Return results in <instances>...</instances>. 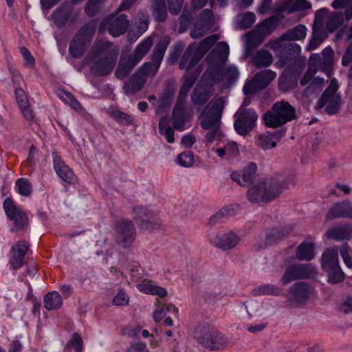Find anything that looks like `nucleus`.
I'll list each match as a JSON object with an SVG mask.
<instances>
[{"label": "nucleus", "mask_w": 352, "mask_h": 352, "mask_svg": "<svg viewBox=\"0 0 352 352\" xmlns=\"http://www.w3.org/2000/svg\"><path fill=\"white\" fill-rule=\"evenodd\" d=\"M118 54V49L111 43L97 41L89 52L85 62L93 74L107 76L113 70Z\"/></svg>", "instance_id": "obj_1"}, {"label": "nucleus", "mask_w": 352, "mask_h": 352, "mask_svg": "<svg viewBox=\"0 0 352 352\" xmlns=\"http://www.w3.org/2000/svg\"><path fill=\"white\" fill-rule=\"evenodd\" d=\"M169 43L168 37L164 36L161 38L154 49L153 63H145L142 69L133 75L124 85V89L127 94H131L140 90L146 81V76H154L156 74Z\"/></svg>", "instance_id": "obj_2"}, {"label": "nucleus", "mask_w": 352, "mask_h": 352, "mask_svg": "<svg viewBox=\"0 0 352 352\" xmlns=\"http://www.w3.org/2000/svg\"><path fill=\"white\" fill-rule=\"evenodd\" d=\"M290 184H294L292 180L289 182H283L281 184L272 179L260 182L248 190V199L253 203L271 201L280 195L283 188H288Z\"/></svg>", "instance_id": "obj_3"}, {"label": "nucleus", "mask_w": 352, "mask_h": 352, "mask_svg": "<svg viewBox=\"0 0 352 352\" xmlns=\"http://www.w3.org/2000/svg\"><path fill=\"white\" fill-rule=\"evenodd\" d=\"M219 39V35L213 34L204 39L199 44L190 45L182 56L180 68L190 70Z\"/></svg>", "instance_id": "obj_4"}, {"label": "nucleus", "mask_w": 352, "mask_h": 352, "mask_svg": "<svg viewBox=\"0 0 352 352\" xmlns=\"http://www.w3.org/2000/svg\"><path fill=\"white\" fill-rule=\"evenodd\" d=\"M195 336L199 344L210 351L223 349L228 343L226 337L210 325L199 327Z\"/></svg>", "instance_id": "obj_5"}, {"label": "nucleus", "mask_w": 352, "mask_h": 352, "mask_svg": "<svg viewBox=\"0 0 352 352\" xmlns=\"http://www.w3.org/2000/svg\"><path fill=\"white\" fill-rule=\"evenodd\" d=\"M294 118L295 109L289 102L281 101L273 105L272 111L265 114L264 120L267 126L277 127L291 121Z\"/></svg>", "instance_id": "obj_6"}, {"label": "nucleus", "mask_w": 352, "mask_h": 352, "mask_svg": "<svg viewBox=\"0 0 352 352\" xmlns=\"http://www.w3.org/2000/svg\"><path fill=\"white\" fill-rule=\"evenodd\" d=\"M153 45V40L151 37H148L144 39L138 46L136 47L133 58L131 61H125V55L123 54L118 67L116 72V76L118 78H125L131 69V67L139 62L143 56H144L148 52Z\"/></svg>", "instance_id": "obj_7"}, {"label": "nucleus", "mask_w": 352, "mask_h": 352, "mask_svg": "<svg viewBox=\"0 0 352 352\" xmlns=\"http://www.w3.org/2000/svg\"><path fill=\"white\" fill-rule=\"evenodd\" d=\"M95 32V25L87 24L82 28L72 41L69 51L74 58H79L83 55L90 44Z\"/></svg>", "instance_id": "obj_8"}, {"label": "nucleus", "mask_w": 352, "mask_h": 352, "mask_svg": "<svg viewBox=\"0 0 352 352\" xmlns=\"http://www.w3.org/2000/svg\"><path fill=\"white\" fill-rule=\"evenodd\" d=\"M322 267L327 272L330 283H338L343 280L344 276L339 266L338 251L336 248H329L324 252Z\"/></svg>", "instance_id": "obj_9"}, {"label": "nucleus", "mask_w": 352, "mask_h": 352, "mask_svg": "<svg viewBox=\"0 0 352 352\" xmlns=\"http://www.w3.org/2000/svg\"><path fill=\"white\" fill-rule=\"evenodd\" d=\"M250 103V99L245 98L235 115L237 119L234 122V128L240 135H245L249 133L254 126L258 118V116L254 111L244 109Z\"/></svg>", "instance_id": "obj_10"}, {"label": "nucleus", "mask_w": 352, "mask_h": 352, "mask_svg": "<svg viewBox=\"0 0 352 352\" xmlns=\"http://www.w3.org/2000/svg\"><path fill=\"white\" fill-rule=\"evenodd\" d=\"M338 88V81L332 79L318 102L317 107L319 109L324 107L329 114H333L338 111L340 106V97L337 94Z\"/></svg>", "instance_id": "obj_11"}, {"label": "nucleus", "mask_w": 352, "mask_h": 352, "mask_svg": "<svg viewBox=\"0 0 352 352\" xmlns=\"http://www.w3.org/2000/svg\"><path fill=\"white\" fill-rule=\"evenodd\" d=\"M223 108V100L221 98L211 101L202 114V128H216L219 124Z\"/></svg>", "instance_id": "obj_12"}, {"label": "nucleus", "mask_w": 352, "mask_h": 352, "mask_svg": "<svg viewBox=\"0 0 352 352\" xmlns=\"http://www.w3.org/2000/svg\"><path fill=\"white\" fill-rule=\"evenodd\" d=\"M208 237L211 244L223 250H231L241 241L239 235L232 230L223 232H212Z\"/></svg>", "instance_id": "obj_13"}, {"label": "nucleus", "mask_w": 352, "mask_h": 352, "mask_svg": "<svg viewBox=\"0 0 352 352\" xmlns=\"http://www.w3.org/2000/svg\"><path fill=\"white\" fill-rule=\"evenodd\" d=\"M316 25H320L329 32H334L344 21L343 15L340 12H329L323 8L317 11L315 16Z\"/></svg>", "instance_id": "obj_14"}, {"label": "nucleus", "mask_w": 352, "mask_h": 352, "mask_svg": "<svg viewBox=\"0 0 352 352\" xmlns=\"http://www.w3.org/2000/svg\"><path fill=\"white\" fill-rule=\"evenodd\" d=\"M276 76V74L270 69L257 73L254 78L248 82L244 87L243 92L245 95L252 94L259 89H264Z\"/></svg>", "instance_id": "obj_15"}, {"label": "nucleus", "mask_w": 352, "mask_h": 352, "mask_svg": "<svg viewBox=\"0 0 352 352\" xmlns=\"http://www.w3.org/2000/svg\"><path fill=\"white\" fill-rule=\"evenodd\" d=\"M3 208L6 215L13 222L16 229L24 228L28 224V217L26 212L16 206L10 199L3 202Z\"/></svg>", "instance_id": "obj_16"}, {"label": "nucleus", "mask_w": 352, "mask_h": 352, "mask_svg": "<svg viewBox=\"0 0 352 352\" xmlns=\"http://www.w3.org/2000/svg\"><path fill=\"white\" fill-rule=\"evenodd\" d=\"M129 25V21L124 14L115 15L111 16L102 24L100 31L102 32L103 28H107L111 36L117 37L125 33Z\"/></svg>", "instance_id": "obj_17"}, {"label": "nucleus", "mask_w": 352, "mask_h": 352, "mask_svg": "<svg viewBox=\"0 0 352 352\" xmlns=\"http://www.w3.org/2000/svg\"><path fill=\"white\" fill-rule=\"evenodd\" d=\"M116 231L118 242L123 247L130 246L134 241L135 229L129 220H121L116 226Z\"/></svg>", "instance_id": "obj_18"}, {"label": "nucleus", "mask_w": 352, "mask_h": 352, "mask_svg": "<svg viewBox=\"0 0 352 352\" xmlns=\"http://www.w3.org/2000/svg\"><path fill=\"white\" fill-rule=\"evenodd\" d=\"M314 274V270L310 265H292L288 267L281 279L283 285L300 278L311 276Z\"/></svg>", "instance_id": "obj_19"}, {"label": "nucleus", "mask_w": 352, "mask_h": 352, "mask_svg": "<svg viewBox=\"0 0 352 352\" xmlns=\"http://www.w3.org/2000/svg\"><path fill=\"white\" fill-rule=\"evenodd\" d=\"M213 14L210 10H204L196 23L195 26L191 32L193 38H199L210 31L213 25Z\"/></svg>", "instance_id": "obj_20"}, {"label": "nucleus", "mask_w": 352, "mask_h": 352, "mask_svg": "<svg viewBox=\"0 0 352 352\" xmlns=\"http://www.w3.org/2000/svg\"><path fill=\"white\" fill-rule=\"evenodd\" d=\"M28 249V244L24 241H19L12 247L9 255V263L14 270L22 267Z\"/></svg>", "instance_id": "obj_21"}, {"label": "nucleus", "mask_w": 352, "mask_h": 352, "mask_svg": "<svg viewBox=\"0 0 352 352\" xmlns=\"http://www.w3.org/2000/svg\"><path fill=\"white\" fill-rule=\"evenodd\" d=\"M309 293V287L306 284L296 283L291 289L287 300L290 305H301L307 300Z\"/></svg>", "instance_id": "obj_22"}, {"label": "nucleus", "mask_w": 352, "mask_h": 352, "mask_svg": "<svg viewBox=\"0 0 352 352\" xmlns=\"http://www.w3.org/2000/svg\"><path fill=\"white\" fill-rule=\"evenodd\" d=\"M256 170V165L250 163L241 170H236L232 173L231 177L241 186H245L250 183L254 178Z\"/></svg>", "instance_id": "obj_23"}, {"label": "nucleus", "mask_w": 352, "mask_h": 352, "mask_svg": "<svg viewBox=\"0 0 352 352\" xmlns=\"http://www.w3.org/2000/svg\"><path fill=\"white\" fill-rule=\"evenodd\" d=\"M54 168L56 174L65 182L73 183L76 180L74 171L63 161L58 155L53 158Z\"/></svg>", "instance_id": "obj_24"}, {"label": "nucleus", "mask_w": 352, "mask_h": 352, "mask_svg": "<svg viewBox=\"0 0 352 352\" xmlns=\"http://www.w3.org/2000/svg\"><path fill=\"white\" fill-rule=\"evenodd\" d=\"M135 220L143 230H151L153 226V214L142 206H137L133 209Z\"/></svg>", "instance_id": "obj_25"}, {"label": "nucleus", "mask_w": 352, "mask_h": 352, "mask_svg": "<svg viewBox=\"0 0 352 352\" xmlns=\"http://www.w3.org/2000/svg\"><path fill=\"white\" fill-rule=\"evenodd\" d=\"M148 17L144 14H138L135 19L133 24V29L131 30L129 34V39L130 41L133 40L135 41L138 37L144 34L148 27Z\"/></svg>", "instance_id": "obj_26"}, {"label": "nucleus", "mask_w": 352, "mask_h": 352, "mask_svg": "<svg viewBox=\"0 0 352 352\" xmlns=\"http://www.w3.org/2000/svg\"><path fill=\"white\" fill-rule=\"evenodd\" d=\"M311 4L307 0L287 1L282 4L277 5L276 11H287L288 13L309 10Z\"/></svg>", "instance_id": "obj_27"}, {"label": "nucleus", "mask_w": 352, "mask_h": 352, "mask_svg": "<svg viewBox=\"0 0 352 352\" xmlns=\"http://www.w3.org/2000/svg\"><path fill=\"white\" fill-rule=\"evenodd\" d=\"M352 234V226H336L329 228L327 232V237L329 239L344 241L351 238Z\"/></svg>", "instance_id": "obj_28"}, {"label": "nucleus", "mask_w": 352, "mask_h": 352, "mask_svg": "<svg viewBox=\"0 0 352 352\" xmlns=\"http://www.w3.org/2000/svg\"><path fill=\"white\" fill-rule=\"evenodd\" d=\"M339 217L352 218V205L349 203H339L333 205L327 214L328 219Z\"/></svg>", "instance_id": "obj_29"}, {"label": "nucleus", "mask_w": 352, "mask_h": 352, "mask_svg": "<svg viewBox=\"0 0 352 352\" xmlns=\"http://www.w3.org/2000/svg\"><path fill=\"white\" fill-rule=\"evenodd\" d=\"M137 288L140 292L146 294L156 295L161 298L167 295L166 290L164 288L153 285L148 280H144L137 284Z\"/></svg>", "instance_id": "obj_30"}, {"label": "nucleus", "mask_w": 352, "mask_h": 352, "mask_svg": "<svg viewBox=\"0 0 352 352\" xmlns=\"http://www.w3.org/2000/svg\"><path fill=\"white\" fill-rule=\"evenodd\" d=\"M217 155L222 159H230L236 157L239 153L238 145L232 141H227L216 150Z\"/></svg>", "instance_id": "obj_31"}, {"label": "nucleus", "mask_w": 352, "mask_h": 352, "mask_svg": "<svg viewBox=\"0 0 352 352\" xmlns=\"http://www.w3.org/2000/svg\"><path fill=\"white\" fill-rule=\"evenodd\" d=\"M265 37V33H263L258 27H256L254 30L246 34L245 42L248 50L250 51L258 46L263 41Z\"/></svg>", "instance_id": "obj_32"}, {"label": "nucleus", "mask_w": 352, "mask_h": 352, "mask_svg": "<svg viewBox=\"0 0 352 352\" xmlns=\"http://www.w3.org/2000/svg\"><path fill=\"white\" fill-rule=\"evenodd\" d=\"M173 120L174 128L179 131L184 129V124L186 122V118L184 113V104L183 102L179 101L173 112Z\"/></svg>", "instance_id": "obj_33"}, {"label": "nucleus", "mask_w": 352, "mask_h": 352, "mask_svg": "<svg viewBox=\"0 0 352 352\" xmlns=\"http://www.w3.org/2000/svg\"><path fill=\"white\" fill-rule=\"evenodd\" d=\"M229 54V47L227 43L220 42L217 44L208 58L215 59L217 62L224 63Z\"/></svg>", "instance_id": "obj_34"}, {"label": "nucleus", "mask_w": 352, "mask_h": 352, "mask_svg": "<svg viewBox=\"0 0 352 352\" xmlns=\"http://www.w3.org/2000/svg\"><path fill=\"white\" fill-rule=\"evenodd\" d=\"M219 76L218 80L230 83L238 78L239 72L236 67L224 64L219 71Z\"/></svg>", "instance_id": "obj_35"}, {"label": "nucleus", "mask_w": 352, "mask_h": 352, "mask_svg": "<svg viewBox=\"0 0 352 352\" xmlns=\"http://www.w3.org/2000/svg\"><path fill=\"white\" fill-rule=\"evenodd\" d=\"M63 304V298L58 292H51L44 297V307L47 310L58 309Z\"/></svg>", "instance_id": "obj_36"}, {"label": "nucleus", "mask_w": 352, "mask_h": 352, "mask_svg": "<svg viewBox=\"0 0 352 352\" xmlns=\"http://www.w3.org/2000/svg\"><path fill=\"white\" fill-rule=\"evenodd\" d=\"M322 28L320 25H316V21H314L313 36L307 47L308 50H316L327 38V33L323 32Z\"/></svg>", "instance_id": "obj_37"}, {"label": "nucleus", "mask_w": 352, "mask_h": 352, "mask_svg": "<svg viewBox=\"0 0 352 352\" xmlns=\"http://www.w3.org/2000/svg\"><path fill=\"white\" fill-rule=\"evenodd\" d=\"M297 257L300 260L310 261L314 256V246L312 242H303L298 248Z\"/></svg>", "instance_id": "obj_38"}, {"label": "nucleus", "mask_w": 352, "mask_h": 352, "mask_svg": "<svg viewBox=\"0 0 352 352\" xmlns=\"http://www.w3.org/2000/svg\"><path fill=\"white\" fill-rule=\"evenodd\" d=\"M306 35V27L302 25H298L283 34V38L287 39V41H300L304 39Z\"/></svg>", "instance_id": "obj_39"}, {"label": "nucleus", "mask_w": 352, "mask_h": 352, "mask_svg": "<svg viewBox=\"0 0 352 352\" xmlns=\"http://www.w3.org/2000/svg\"><path fill=\"white\" fill-rule=\"evenodd\" d=\"M287 39L283 38V35L278 39L269 42L267 47L273 50L278 56H281L285 52H287L289 43Z\"/></svg>", "instance_id": "obj_40"}, {"label": "nucleus", "mask_w": 352, "mask_h": 352, "mask_svg": "<svg viewBox=\"0 0 352 352\" xmlns=\"http://www.w3.org/2000/svg\"><path fill=\"white\" fill-rule=\"evenodd\" d=\"M159 129L161 135H164L168 143L175 142L174 131L170 126L169 120L163 118L159 122Z\"/></svg>", "instance_id": "obj_41"}, {"label": "nucleus", "mask_w": 352, "mask_h": 352, "mask_svg": "<svg viewBox=\"0 0 352 352\" xmlns=\"http://www.w3.org/2000/svg\"><path fill=\"white\" fill-rule=\"evenodd\" d=\"M211 92L200 86H197L192 95V100L195 104L205 103L210 97Z\"/></svg>", "instance_id": "obj_42"}, {"label": "nucleus", "mask_w": 352, "mask_h": 352, "mask_svg": "<svg viewBox=\"0 0 352 352\" xmlns=\"http://www.w3.org/2000/svg\"><path fill=\"white\" fill-rule=\"evenodd\" d=\"M15 189L19 195L29 197L32 192V185L27 178L21 177L16 181Z\"/></svg>", "instance_id": "obj_43"}, {"label": "nucleus", "mask_w": 352, "mask_h": 352, "mask_svg": "<svg viewBox=\"0 0 352 352\" xmlns=\"http://www.w3.org/2000/svg\"><path fill=\"white\" fill-rule=\"evenodd\" d=\"M167 312L172 313L175 316H178V309L172 304L164 305L162 307L156 309L153 312V318L155 322L160 321Z\"/></svg>", "instance_id": "obj_44"}, {"label": "nucleus", "mask_w": 352, "mask_h": 352, "mask_svg": "<svg viewBox=\"0 0 352 352\" xmlns=\"http://www.w3.org/2000/svg\"><path fill=\"white\" fill-rule=\"evenodd\" d=\"M273 57L265 50L258 51L254 57V63L258 67H267L272 63Z\"/></svg>", "instance_id": "obj_45"}, {"label": "nucleus", "mask_w": 352, "mask_h": 352, "mask_svg": "<svg viewBox=\"0 0 352 352\" xmlns=\"http://www.w3.org/2000/svg\"><path fill=\"white\" fill-rule=\"evenodd\" d=\"M153 7L155 19L158 21H164L167 16L165 0H153Z\"/></svg>", "instance_id": "obj_46"}, {"label": "nucleus", "mask_w": 352, "mask_h": 352, "mask_svg": "<svg viewBox=\"0 0 352 352\" xmlns=\"http://www.w3.org/2000/svg\"><path fill=\"white\" fill-rule=\"evenodd\" d=\"M109 115L112 118L122 124H129L133 122V118L131 116L120 111L116 107H111L109 109Z\"/></svg>", "instance_id": "obj_47"}, {"label": "nucleus", "mask_w": 352, "mask_h": 352, "mask_svg": "<svg viewBox=\"0 0 352 352\" xmlns=\"http://www.w3.org/2000/svg\"><path fill=\"white\" fill-rule=\"evenodd\" d=\"M278 140V139L274 140L272 135L263 134L258 136V140H256V144L263 150H267L274 148L277 144Z\"/></svg>", "instance_id": "obj_48"}, {"label": "nucleus", "mask_w": 352, "mask_h": 352, "mask_svg": "<svg viewBox=\"0 0 352 352\" xmlns=\"http://www.w3.org/2000/svg\"><path fill=\"white\" fill-rule=\"evenodd\" d=\"M278 24V19L276 16H272L266 19L256 27H258L263 33H265V35L267 36V35L270 34L276 28Z\"/></svg>", "instance_id": "obj_49"}, {"label": "nucleus", "mask_w": 352, "mask_h": 352, "mask_svg": "<svg viewBox=\"0 0 352 352\" xmlns=\"http://www.w3.org/2000/svg\"><path fill=\"white\" fill-rule=\"evenodd\" d=\"M334 8H346L344 13L346 21L352 19V0H335L332 3Z\"/></svg>", "instance_id": "obj_50"}, {"label": "nucleus", "mask_w": 352, "mask_h": 352, "mask_svg": "<svg viewBox=\"0 0 352 352\" xmlns=\"http://www.w3.org/2000/svg\"><path fill=\"white\" fill-rule=\"evenodd\" d=\"M280 293V289L272 285H262L256 287L254 289L255 295H274L277 296Z\"/></svg>", "instance_id": "obj_51"}, {"label": "nucleus", "mask_w": 352, "mask_h": 352, "mask_svg": "<svg viewBox=\"0 0 352 352\" xmlns=\"http://www.w3.org/2000/svg\"><path fill=\"white\" fill-rule=\"evenodd\" d=\"M177 162L183 167H190L194 163V155L191 151L181 153L177 157Z\"/></svg>", "instance_id": "obj_52"}, {"label": "nucleus", "mask_w": 352, "mask_h": 352, "mask_svg": "<svg viewBox=\"0 0 352 352\" xmlns=\"http://www.w3.org/2000/svg\"><path fill=\"white\" fill-rule=\"evenodd\" d=\"M240 26L242 28H250L256 21V16L253 12H247L239 16Z\"/></svg>", "instance_id": "obj_53"}, {"label": "nucleus", "mask_w": 352, "mask_h": 352, "mask_svg": "<svg viewBox=\"0 0 352 352\" xmlns=\"http://www.w3.org/2000/svg\"><path fill=\"white\" fill-rule=\"evenodd\" d=\"M197 75H192L191 76H186L184 84L180 89L179 97L182 98L185 97L188 92L190 87L194 84Z\"/></svg>", "instance_id": "obj_54"}, {"label": "nucleus", "mask_w": 352, "mask_h": 352, "mask_svg": "<svg viewBox=\"0 0 352 352\" xmlns=\"http://www.w3.org/2000/svg\"><path fill=\"white\" fill-rule=\"evenodd\" d=\"M239 209L237 206L230 205L226 207L221 208L219 212H217L213 217L211 218V220L213 219L219 218V217H230L234 215L236 213V210Z\"/></svg>", "instance_id": "obj_55"}, {"label": "nucleus", "mask_w": 352, "mask_h": 352, "mask_svg": "<svg viewBox=\"0 0 352 352\" xmlns=\"http://www.w3.org/2000/svg\"><path fill=\"white\" fill-rule=\"evenodd\" d=\"M82 340L78 334H74L68 342V346L74 349L76 352H80L82 350Z\"/></svg>", "instance_id": "obj_56"}, {"label": "nucleus", "mask_w": 352, "mask_h": 352, "mask_svg": "<svg viewBox=\"0 0 352 352\" xmlns=\"http://www.w3.org/2000/svg\"><path fill=\"white\" fill-rule=\"evenodd\" d=\"M324 85V80L322 78H315L311 82L309 83L308 86V91L314 92L316 91H320L322 89Z\"/></svg>", "instance_id": "obj_57"}, {"label": "nucleus", "mask_w": 352, "mask_h": 352, "mask_svg": "<svg viewBox=\"0 0 352 352\" xmlns=\"http://www.w3.org/2000/svg\"><path fill=\"white\" fill-rule=\"evenodd\" d=\"M184 0H168V10L170 13L177 14L182 7Z\"/></svg>", "instance_id": "obj_58"}, {"label": "nucleus", "mask_w": 352, "mask_h": 352, "mask_svg": "<svg viewBox=\"0 0 352 352\" xmlns=\"http://www.w3.org/2000/svg\"><path fill=\"white\" fill-rule=\"evenodd\" d=\"M129 296L122 292H120L113 298V304L116 306H124L128 305Z\"/></svg>", "instance_id": "obj_59"}, {"label": "nucleus", "mask_w": 352, "mask_h": 352, "mask_svg": "<svg viewBox=\"0 0 352 352\" xmlns=\"http://www.w3.org/2000/svg\"><path fill=\"white\" fill-rule=\"evenodd\" d=\"M15 94L19 107H26L28 101L24 91L22 89L17 88L16 89Z\"/></svg>", "instance_id": "obj_60"}, {"label": "nucleus", "mask_w": 352, "mask_h": 352, "mask_svg": "<svg viewBox=\"0 0 352 352\" xmlns=\"http://www.w3.org/2000/svg\"><path fill=\"white\" fill-rule=\"evenodd\" d=\"M340 254L346 267L352 268V259L349 254V246L347 245H344L341 248Z\"/></svg>", "instance_id": "obj_61"}, {"label": "nucleus", "mask_w": 352, "mask_h": 352, "mask_svg": "<svg viewBox=\"0 0 352 352\" xmlns=\"http://www.w3.org/2000/svg\"><path fill=\"white\" fill-rule=\"evenodd\" d=\"M21 53L24 58L25 65L32 67L34 65V58L26 47L21 48Z\"/></svg>", "instance_id": "obj_62"}, {"label": "nucleus", "mask_w": 352, "mask_h": 352, "mask_svg": "<svg viewBox=\"0 0 352 352\" xmlns=\"http://www.w3.org/2000/svg\"><path fill=\"white\" fill-rule=\"evenodd\" d=\"M352 60V43L348 47L346 51L343 55L342 63L344 66H347Z\"/></svg>", "instance_id": "obj_63"}, {"label": "nucleus", "mask_w": 352, "mask_h": 352, "mask_svg": "<svg viewBox=\"0 0 352 352\" xmlns=\"http://www.w3.org/2000/svg\"><path fill=\"white\" fill-rule=\"evenodd\" d=\"M130 352H148V349L145 343L138 342L132 345L129 350Z\"/></svg>", "instance_id": "obj_64"}]
</instances>
